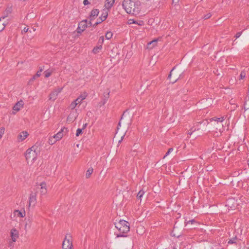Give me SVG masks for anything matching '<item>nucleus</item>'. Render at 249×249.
<instances>
[{
	"mask_svg": "<svg viewBox=\"0 0 249 249\" xmlns=\"http://www.w3.org/2000/svg\"><path fill=\"white\" fill-rule=\"evenodd\" d=\"M93 169L92 168H89L87 171V173L86 174V177L87 178H90L91 175L93 173Z\"/></svg>",
	"mask_w": 249,
	"mask_h": 249,
	"instance_id": "24",
	"label": "nucleus"
},
{
	"mask_svg": "<svg viewBox=\"0 0 249 249\" xmlns=\"http://www.w3.org/2000/svg\"><path fill=\"white\" fill-rule=\"evenodd\" d=\"M114 2L115 0H106L104 5L105 8L104 9L108 10V12H109L110 9L113 5Z\"/></svg>",
	"mask_w": 249,
	"mask_h": 249,
	"instance_id": "14",
	"label": "nucleus"
},
{
	"mask_svg": "<svg viewBox=\"0 0 249 249\" xmlns=\"http://www.w3.org/2000/svg\"><path fill=\"white\" fill-rule=\"evenodd\" d=\"M40 195L41 196H44L45 195L47 194V185L45 182H42L40 184Z\"/></svg>",
	"mask_w": 249,
	"mask_h": 249,
	"instance_id": "13",
	"label": "nucleus"
},
{
	"mask_svg": "<svg viewBox=\"0 0 249 249\" xmlns=\"http://www.w3.org/2000/svg\"><path fill=\"white\" fill-rule=\"evenodd\" d=\"M243 107L245 110H249V100L245 99Z\"/></svg>",
	"mask_w": 249,
	"mask_h": 249,
	"instance_id": "23",
	"label": "nucleus"
},
{
	"mask_svg": "<svg viewBox=\"0 0 249 249\" xmlns=\"http://www.w3.org/2000/svg\"><path fill=\"white\" fill-rule=\"evenodd\" d=\"M109 93L110 92L109 91H107V92L106 93L105 92L104 94V98H103V105L105 104L107 101L108 100V99L109 97Z\"/></svg>",
	"mask_w": 249,
	"mask_h": 249,
	"instance_id": "21",
	"label": "nucleus"
},
{
	"mask_svg": "<svg viewBox=\"0 0 249 249\" xmlns=\"http://www.w3.org/2000/svg\"><path fill=\"white\" fill-rule=\"evenodd\" d=\"M91 20H90L89 21V22L88 23V26H92V23L91 22Z\"/></svg>",
	"mask_w": 249,
	"mask_h": 249,
	"instance_id": "53",
	"label": "nucleus"
},
{
	"mask_svg": "<svg viewBox=\"0 0 249 249\" xmlns=\"http://www.w3.org/2000/svg\"><path fill=\"white\" fill-rule=\"evenodd\" d=\"M57 142V141L55 139V138H54L53 136V137H50L49 139V140H48V143L50 144V145H53V144L54 143H55L56 142Z\"/></svg>",
	"mask_w": 249,
	"mask_h": 249,
	"instance_id": "30",
	"label": "nucleus"
},
{
	"mask_svg": "<svg viewBox=\"0 0 249 249\" xmlns=\"http://www.w3.org/2000/svg\"><path fill=\"white\" fill-rule=\"evenodd\" d=\"M72 236L71 234L67 233L63 242L62 248L63 249H72Z\"/></svg>",
	"mask_w": 249,
	"mask_h": 249,
	"instance_id": "5",
	"label": "nucleus"
},
{
	"mask_svg": "<svg viewBox=\"0 0 249 249\" xmlns=\"http://www.w3.org/2000/svg\"><path fill=\"white\" fill-rule=\"evenodd\" d=\"M158 40V39H155L148 42L147 44V47L149 49L153 48L154 46L157 45Z\"/></svg>",
	"mask_w": 249,
	"mask_h": 249,
	"instance_id": "19",
	"label": "nucleus"
},
{
	"mask_svg": "<svg viewBox=\"0 0 249 249\" xmlns=\"http://www.w3.org/2000/svg\"><path fill=\"white\" fill-rule=\"evenodd\" d=\"M125 134H124L123 136H121V139L118 142L121 143V142L123 141L124 137Z\"/></svg>",
	"mask_w": 249,
	"mask_h": 249,
	"instance_id": "49",
	"label": "nucleus"
},
{
	"mask_svg": "<svg viewBox=\"0 0 249 249\" xmlns=\"http://www.w3.org/2000/svg\"><path fill=\"white\" fill-rule=\"evenodd\" d=\"M29 31V28L25 27L22 31V33H27Z\"/></svg>",
	"mask_w": 249,
	"mask_h": 249,
	"instance_id": "48",
	"label": "nucleus"
},
{
	"mask_svg": "<svg viewBox=\"0 0 249 249\" xmlns=\"http://www.w3.org/2000/svg\"><path fill=\"white\" fill-rule=\"evenodd\" d=\"M123 116H124V115H122L120 121L118 123V125L117 127V130L116 131V133H115L114 137H116L117 136L118 131L119 129V127L121 126V122L124 119Z\"/></svg>",
	"mask_w": 249,
	"mask_h": 249,
	"instance_id": "29",
	"label": "nucleus"
},
{
	"mask_svg": "<svg viewBox=\"0 0 249 249\" xmlns=\"http://www.w3.org/2000/svg\"><path fill=\"white\" fill-rule=\"evenodd\" d=\"M212 16V15L211 13H208L206 15H204L203 17V18H204V19H209Z\"/></svg>",
	"mask_w": 249,
	"mask_h": 249,
	"instance_id": "40",
	"label": "nucleus"
},
{
	"mask_svg": "<svg viewBox=\"0 0 249 249\" xmlns=\"http://www.w3.org/2000/svg\"><path fill=\"white\" fill-rule=\"evenodd\" d=\"M182 74L181 70L175 66L170 71L168 79H170V82L175 83L180 78Z\"/></svg>",
	"mask_w": 249,
	"mask_h": 249,
	"instance_id": "4",
	"label": "nucleus"
},
{
	"mask_svg": "<svg viewBox=\"0 0 249 249\" xmlns=\"http://www.w3.org/2000/svg\"><path fill=\"white\" fill-rule=\"evenodd\" d=\"M226 206L231 210H234L237 206V203L234 198H231L227 200Z\"/></svg>",
	"mask_w": 249,
	"mask_h": 249,
	"instance_id": "7",
	"label": "nucleus"
},
{
	"mask_svg": "<svg viewBox=\"0 0 249 249\" xmlns=\"http://www.w3.org/2000/svg\"><path fill=\"white\" fill-rule=\"evenodd\" d=\"M82 28H81V26H78V28H77V32L78 33V31H81V30Z\"/></svg>",
	"mask_w": 249,
	"mask_h": 249,
	"instance_id": "51",
	"label": "nucleus"
},
{
	"mask_svg": "<svg viewBox=\"0 0 249 249\" xmlns=\"http://www.w3.org/2000/svg\"><path fill=\"white\" fill-rule=\"evenodd\" d=\"M116 221H117V220ZM114 224L115 228L120 232L119 233L116 234V237H126L125 234L130 231V224L129 222L124 220H120L118 222H115Z\"/></svg>",
	"mask_w": 249,
	"mask_h": 249,
	"instance_id": "2",
	"label": "nucleus"
},
{
	"mask_svg": "<svg viewBox=\"0 0 249 249\" xmlns=\"http://www.w3.org/2000/svg\"><path fill=\"white\" fill-rule=\"evenodd\" d=\"M108 10H107L106 9H103L102 15L97 19V20H99L101 23L106 20L108 17Z\"/></svg>",
	"mask_w": 249,
	"mask_h": 249,
	"instance_id": "11",
	"label": "nucleus"
},
{
	"mask_svg": "<svg viewBox=\"0 0 249 249\" xmlns=\"http://www.w3.org/2000/svg\"><path fill=\"white\" fill-rule=\"evenodd\" d=\"M196 130V128H194V127H192L190 130H189L187 132L188 135L191 136L194 132Z\"/></svg>",
	"mask_w": 249,
	"mask_h": 249,
	"instance_id": "35",
	"label": "nucleus"
},
{
	"mask_svg": "<svg viewBox=\"0 0 249 249\" xmlns=\"http://www.w3.org/2000/svg\"><path fill=\"white\" fill-rule=\"evenodd\" d=\"M76 103H78V104H80L82 100H80V98L79 97H77L76 99L74 100Z\"/></svg>",
	"mask_w": 249,
	"mask_h": 249,
	"instance_id": "44",
	"label": "nucleus"
},
{
	"mask_svg": "<svg viewBox=\"0 0 249 249\" xmlns=\"http://www.w3.org/2000/svg\"><path fill=\"white\" fill-rule=\"evenodd\" d=\"M12 12V6L8 7L5 10L4 12V16H2V19H4L6 17H8V16L11 14Z\"/></svg>",
	"mask_w": 249,
	"mask_h": 249,
	"instance_id": "17",
	"label": "nucleus"
},
{
	"mask_svg": "<svg viewBox=\"0 0 249 249\" xmlns=\"http://www.w3.org/2000/svg\"><path fill=\"white\" fill-rule=\"evenodd\" d=\"M173 151V148H170L168 149V151L167 152V153H166V154L165 155V156H164V158L168 156L171 152H172Z\"/></svg>",
	"mask_w": 249,
	"mask_h": 249,
	"instance_id": "42",
	"label": "nucleus"
},
{
	"mask_svg": "<svg viewBox=\"0 0 249 249\" xmlns=\"http://www.w3.org/2000/svg\"><path fill=\"white\" fill-rule=\"evenodd\" d=\"M24 104L22 100H20L16 103V104L13 107V109L18 111L20 109L23 107Z\"/></svg>",
	"mask_w": 249,
	"mask_h": 249,
	"instance_id": "16",
	"label": "nucleus"
},
{
	"mask_svg": "<svg viewBox=\"0 0 249 249\" xmlns=\"http://www.w3.org/2000/svg\"><path fill=\"white\" fill-rule=\"evenodd\" d=\"M77 105L78 103H76L74 101H73L70 104L69 107L71 110H73Z\"/></svg>",
	"mask_w": 249,
	"mask_h": 249,
	"instance_id": "33",
	"label": "nucleus"
},
{
	"mask_svg": "<svg viewBox=\"0 0 249 249\" xmlns=\"http://www.w3.org/2000/svg\"><path fill=\"white\" fill-rule=\"evenodd\" d=\"M18 231L15 228H13L10 231V236L13 242H16L17 238H18Z\"/></svg>",
	"mask_w": 249,
	"mask_h": 249,
	"instance_id": "10",
	"label": "nucleus"
},
{
	"mask_svg": "<svg viewBox=\"0 0 249 249\" xmlns=\"http://www.w3.org/2000/svg\"><path fill=\"white\" fill-rule=\"evenodd\" d=\"M14 213L15 215H17L18 217H24L25 216V212L24 210L21 212L18 210H15Z\"/></svg>",
	"mask_w": 249,
	"mask_h": 249,
	"instance_id": "18",
	"label": "nucleus"
},
{
	"mask_svg": "<svg viewBox=\"0 0 249 249\" xmlns=\"http://www.w3.org/2000/svg\"><path fill=\"white\" fill-rule=\"evenodd\" d=\"M62 89V88L58 89L56 91V93H57V94L61 91Z\"/></svg>",
	"mask_w": 249,
	"mask_h": 249,
	"instance_id": "50",
	"label": "nucleus"
},
{
	"mask_svg": "<svg viewBox=\"0 0 249 249\" xmlns=\"http://www.w3.org/2000/svg\"><path fill=\"white\" fill-rule=\"evenodd\" d=\"M40 152V148L36 144L28 148L25 153L26 160L31 162L34 161L37 158V154Z\"/></svg>",
	"mask_w": 249,
	"mask_h": 249,
	"instance_id": "3",
	"label": "nucleus"
},
{
	"mask_svg": "<svg viewBox=\"0 0 249 249\" xmlns=\"http://www.w3.org/2000/svg\"><path fill=\"white\" fill-rule=\"evenodd\" d=\"M42 71H43V69H42V68H40V69H39V71H40V72H41Z\"/></svg>",
	"mask_w": 249,
	"mask_h": 249,
	"instance_id": "55",
	"label": "nucleus"
},
{
	"mask_svg": "<svg viewBox=\"0 0 249 249\" xmlns=\"http://www.w3.org/2000/svg\"><path fill=\"white\" fill-rule=\"evenodd\" d=\"M68 132V129L67 127H63L61 130L56 134L53 136L54 138L57 141L61 140L63 136L67 134Z\"/></svg>",
	"mask_w": 249,
	"mask_h": 249,
	"instance_id": "6",
	"label": "nucleus"
},
{
	"mask_svg": "<svg viewBox=\"0 0 249 249\" xmlns=\"http://www.w3.org/2000/svg\"><path fill=\"white\" fill-rule=\"evenodd\" d=\"M82 129L78 128L76 130V136H79L80 135H81L83 133Z\"/></svg>",
	"mask_w": 249,
	"mask_h": 249,
	"instance_id": "37",
	"label": "nucleus"
},
{
	"mask_svg": "<svg viewBox=\"0 0 249 249\" xmlns=\"http://www.w3.org/2000/svg\"><path fill=\"white\" fill-rule=\"evenodd\" d=\"M242 33V31H241V32H237V33L235 34V36H234V37H235V38H236V39H237V38L239 37L241 35Z\"/></svg>",
	"mask_w": 249,
	"mask_h": 249,
	"instance_id": "43",
	"label": "nucleus"
},
{
	"mask_svg": "<svg viewBox=\"0 0 249 249\" xmlns=\"http://www.w3.org/2000/svg\"><path fill=\"white\" fill-rule=\"evenodd\" d=\"M113 36V34L111 32H107V33L105 35V37L107 39H109L112 38Z\"/></svg>",
	"mask_w": 249,
	"mask_h": 249,
	"instance_id": "32",
	"label": "nucleus"
},
{
	"mask_svg": "<svg viewBox=\"0 0 249 249\" xmlns=\"http://www.w3.org/2000/svg\"><path fill=\"white\" fill-rule=\"evenodd\" d=\"M246 72L244 71H242L240 74V77L241 79H243L246 77Z\"/></svg>",
	"mask_w": 249,
	"mask_h": 249,
	"instance_id": "38",
	"label": "nucleus"
},
{
	"mask_svg": "<svg viewBox=\"0 0 249 249\" xmlns=\"http://www.w3.org/2000/svg\"><path fill=\"white\" fill-rule=\"evenodd\" d=\"M87 96V94L85 92L83 94H81L78 97L80 98L81 100H83Z\"/></svg>",
	"mask_w": 249,
	"mask_h": 249,
	"instance_id": "36",
	"label": "nucleus"
},
{
	"mask_svg": "<svg viewBox=\"0 0 249 249\" xmlns=\"http://www.w3.org/2000/svg\"><path fill=\"white\" fill-rule=\"evenodd\" d=\"M144 191L143 190H140L138 194H137V198L139 200H142V196H143L144 194Z\"/></svg>",
	"mask_w": 249,
	"mask_h": 249,
	"instance_id": "26",
	"label": "nucleus"
},
{
	"mask_svg": "<svg viewBox=\"0 0 249 249\" xmlns=\"http://www.w3.org/2000/svg\"><path fill=\"white\" fill-rule=\"evenodd\" d=\"M102 47H100L98 45H97L96 47H94V48L92 50V52L96 54L98 53L102 49Z\"/></svg>",
	"mask_w": 249,
	"mask_h": 249,
	"instance_id": "27",
	"label": "nucleus"
},
{
	"mask_svg": "<svg viewBox=\"0 0 249 249\" xmlns=\"http://www.w3.org/2000/svg\"><path fill=\"white\" fill-rule=\"evenodd\" d=\"M211 120L214 121L215 122H217V124H218V123L221 124L224 120V117H221L220 118L214 117L212 118ZM216 129L218 130V131L220 133H222L224 130L223 125L222 124L221 125V124H220L219 128L218 129L217 128H216Z\"/></svg>",
	"mask_w": 249,
	"mask_h": 249,
	"instance_id": "8",
	"label": "nucleus"
},
{
	"mask_svg": "<svg viewBox=\"0 0 249 249\" xmlns=\"http://www.w3.org/2000/svg\"><path fill=\"white\" fill-rule=\"evenodd\" d=\"M99 13V10L98 9H93L89 15V18L90 20H93L95 19L98 16Z\"/></svg>",
	"mask_w": 249,
	"mask_h": 249,
	"instance_id": "12",
	"label": "nucleus"
},
{
	"mask_svg": "<svg viewBox=\"0 0 249 249\" xmlns=\"http://www.w3.org/2000/svg\"><path fill=\"white\" fill-rule=\"evenodd\" d=\"M5 128L3 127L0 128V139L1 138L2 135L4 134Z\"/></svg>",
	"mask_w": 249,
	"mask_h": 249,
	"instance_id": "41",
	"label": "nucleus"
},
{
	"mask_svg": "<svg viewBox=\"0 0 249 249\" xmlns=\"http://www.w3.org/2000/svg\"><path fill=\"white\" fill-rule=\"evenodd\" d=\"M57 95L56 91H53L49 95V99L54 101L56 99Z\"/></svg>",
	"mask_w": 249,
	"mask_h": 249,
	"instance_id": "20",
	"label": "nucleus"
},
{
	"mask_svg": "<svg viewBox=\"0 0 249 249\" xmlns=\"http://www.w3.org/2000/svg\"><path fill=\"white\" fill-rule=\"evenodd\" d=\"M82 22H83L84 24H88V20L87 19H85V20H83L82 21H81Z\"/></svg>",
	"mask_w": 249,
	"mask_h": 249,
	"instance_id": "52",
	"label": "nucleus"
},
{
	"mask_svg": "<svg viewBox=\"0 0 249 249\" xmlns=\"http://www.w3.org/2000/svg\"><path fill=\"white\" fill-rule=\"evenodd\" d=\"M78 26H81V28L82 29L81 30V31H78L79 34H81L82 32H83L85 29L88 27V24H84L83 22H82L81 21L79 23Z\"/></svg>",
	"mask_w": 249,
	"mask_h": 249,
	"instance_id": "22",
	"label": "nucleus"
},
{
	"mask_svg": "<svg viewBox=\"0 0 249 249\" xmlns=\"http://www.w3.org/2000/svg\"><path fill=\"white\" fill-rule=\"evenodd\" d=\"M87 126V124H85L83 125V127H82V130H83L84 129H85L86 128V127Z\"/></svg>",
	"mask_w": 249,
	"mask_h": 249,
	"instance_id": "54",
	"label": "nucleus"
},
{
	"mask_svg": "<svg viewBox=\"0 0 249 249\" xmlns=\"http://www.w3.org/2000/svg\"><path fill=\"white\" fill-rule=\"evenodd\" d=\"M176 249L174 248V249Z\"/></svg>",
	"mask_w": 249,
	"mask_h": 249,
	"instance_id": "57",
	"label": "nucleus"
},
{
	"mask_svg": "<svg viewBox=\"0 0 249 249\" xmlns=\"http://www.w3.org/2000/svg\"><path fill=\"white\" fill-rule=\"evenodd\" d=\"M51 73L52 72L48 71H44V76H45V78H48L49 77V76H51Z\"/></svg>",
	"mask_w": 249,
	"mask_h": 249,
	"instance_id": "39",
	"label": "nucleus"
},
{
	"mask_svg": "<svg viewBox=\"0 0 249 249\" xmlns=\"http://www.w3.org/2000/svg\"><path fill=\"white\" fill-rule=\"evenodd\" d=\"M101 23V22L98 20L96 23L92 25V27L95 28L98 24Z\"/></svg>",
	"mask_w": 249,
	"mask_h": 249,
	"instance_id": "46",
	"label": "nucleus"
},
{
	"mask_svg": "<svg viewBox=\"0 0 249 249\" xmlns=\"http://www.w3.org/2000/svg\"><path fill=\"white\" fill-rule=\"evenodd\" d=\"M237 240V237L235 236L233 238L230 239L228 242V244H235L237 245L236 241Z\"/></svg>",
	"mask_w": 249,
	"mask_h": 249,
	"instance_id": "25",
	"label": "nucleus"
},
{
	"mask_svg": "<svg viewBox=\"0 0 249 249\" xmlns=\"http://www.w3.org/2000/svg\"><path fill=\"white\" fill-rule=\"evenodd\" d=\"M83 4H84V5H87L88 4H90V2L89 1V0H84Z\"/></svg>",
	"mask_w": 249,
	"mask_h": 249,
	"instance_id": "45",
	"label": "nucleus"
},
{
	"mask_svg": "<svg viewBox=\"0 0 249 249\" xmlns=\"http://www.w3.org/2000/svg\"><path fill=\"white\" fill-rule=\"evenodd\" d=\"M71 113H70V115L69 116H68V119L70 117V116L71 115Z\"/></svg>",
	"mask_w": 249,
	"mask_h": 249,
	"instance_id": "56",
	"label": "nucleus"
},
{
	"mask_svg": "<svg viewBox=\"0 0 249 249\" xmlns=\"http://www.w3.org/2000/svg\"><path fill=\"white\" fill-rule=\"evenodd\" d=\"M1 19H2V18H0V32L3 31L6 26V24L5 22L2 21Z\"/></svg>",
	"mask_w": 249,
	"mask_h": 249,
	"instance_id": "28",
	"label": "nucleus"
},
{
	"mask_svg": "<svg viewBox=\"0 0 249 249\" xmlns=\"http://www.w3.org/2000/svg\"><path fill=\"white\" fill-rule=\"evenodd\" d=\"M141 4L138 0H124L122 6L127 14L137 16L140 13Z\"/></svg>",
	"mask_w": 249,
	"mask_h": 249,
	"instance_id": "1",
	"label": "nucleus"
},
{
	"mask_svg": "<svg viewBox=\"0 0 249 249\" xmlns=\"http://www.w3.org/2000/svg\"><path fill=\"white\" fill-rule=\"evenodd\" d=\"M36 203V193L32 192L29 197V206H34Z\"/></svg>",
	"mask_w": 249,
	"mask_h": 249,
	"instance_id": "9",
	"label": "nucleus"
},
{
	"mask_svg": "<svg viewBox=\"0 0 249 249\" xmlns=\"http://www.w3.org/2000/svg\"><path fill=\"white\" fill-rule=\"evenodd\" d=\"M28 133L26 131H24L19 133V134L18 135V140L21 142L24 140L28 137Z\"/></svg>",
	"mask_w": 249,
	"mask_h": 249,
	"instance_id": "15",
	"label": "nucleus"
},
{
	"mask_svg": "<svg viewBox=\"0 0 249 249\" xmlns=\"http://www.w3.org/2000/svg\"><path fill=\"white\" fill-rule=\"evenodd\" d=\"M104 36H100L99 39V40H98V43H97V45H98V46H99L100 47H102V44L104 43Z\"/></svg>",
	"mask_w": 249,
	"mask_h": 249,
	"instance_id": "31",
	"label": "nucleus"
},
{
	"mask_svg": "<svg viewBox=\"0 0 249 249\" xmlns=\"http://www.w3.org/2000/svg\"><path fill=\"white\" fill-rule=\"evenodd\" d=\"M196 223V221L193 219H192V220H188L187 221L186 219L185 220V225L187 226V225L189 224H194V223Z\"/></svg>",
	"mask_w": 249,
	"mask_h": 249,
	"instance_id": "34",
	"label": "nucleus"
},
{
	"mask_svg": "<svg viewBox=\"0 0 249 249\" xmlns=\"http://www.w3.org/2000/svg\"><path fill=\"white\" fill-rule=\"evenodd\" d=\"M40 76V72L39 71H37L36 74L33 77V79H35L36 77H38Z\"/></svg>",
	"mask_w": 249,
	"mask_h": 249,
	"instance_id": "47",
	"label": "nucleus"
}]
</instances>
